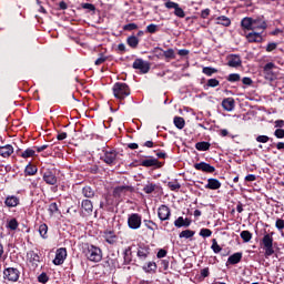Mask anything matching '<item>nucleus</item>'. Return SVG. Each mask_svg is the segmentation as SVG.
<instances>
[{"mask_svg":"<svg viewBox=\"0 0 284 284\" xmlns=\"http://www.w3.org/2000/svg\"><path fill=\"white\" fill-rule=\"evenodd\" d=\"M12 154H14V146L12 144L0 146V156L2 159H10Z\"/></svg>","mask_w":284,"mask_h":284,"instance_id":"21","label":"nucleus"},{"mask_svg":"<svg viewBox=\"0 0 284 284\" xmlns=\"http://www.w3.org/2000/svg\"><path fill=\"white\" fill-rule=\"evenodd\" d=\"M212 144H210V142H205V141H202V142H197L195 144V149L199 151V152H207V150H210Z\"/></svg>","mask_w":284,"mask_h":284,"instance_id":"37","label":"nucleus"},{"mask_svg":"<svg viewBox=\"0 0 284 284\" xmlns=\"http://www.w3.org/2000/svg\"><path fill=\"white\" fill-rule=\"evenodd\" d=\"M174 225L175 227H185V219H183V216L178 217L174 221Z\"/></svg>","mask_w":284,"mask_h":284,"instance_id":"56","label":"nucleus"},{"mask_svg":"<svg viewBox=\"0 0 284 284\" xmlns=\"http://www.w3.org/2000/svg\"><path fill=\"white\" fill-rule=\"evenodd\" d=\"M262 245L265 258H270L274 254V237L270 233L265 234L262 239Z\"/></svg>","mask_w":284,"mask_h":284,"instance_id":"5","label":"nucleus"},{"mask_svg":"<svg viewBox=\"0 0 284 284\" xmlns=\"http://www.w3.org/2000/svg\"><path fill=\"white\" fill-rule=\"evenodd\" d=\"M219 85H221V82L216 78H212L207 80L204 89L207 90V88H219Z\"/></svg>","mask_w":284,"mask_h":284,"instance_id":"43","label":"nucleus"},{"mask_svg":"<svg viewBox=\"0 0 284 284\" xmlns=\"http://www.w3.org/2000/svg\"><path fill=\"white\" fill-rule=\"evenodd\" d=\"M242 258H243V253L241 252L234 253L233 255L229 256L226 265H237V263L242 261Z\"/></svg>","mask_w":284,"mask_h":284,"instance_id":"28","label":"nucleus"},{"mask_svg":"<svg viewBox=\"0 0 284 284\" xmlns=\"http://www.w3.org/2000/svg\"><path fill=\"white\" fill-rule=\"evenodd\" d=\"M211 250L214 252V254H220V252L223 251V247H221V245H219V242L216 241V239H213Z\"/></svg>","mask_w":284,"mask_h":284,"instance_id":"50","label":"nucleus"},{"mask_svg":"<svg viewBox=\"0 0 284 284\" xmlns=\"http://www.w3.org/2000/svg\"><path fill=\"white\" fill-rule=\"evenodd\" d=\"M19 203H20V200H19V197H17V195H9L4 200V205L7 207H17V205H19Z\"/></svg>","mask_w":284,"mask_h":284,"instance_id":"26","label":"nucleus"},{"mask_svg":"<svg viewBox=\"0 0 284 284\" xmlns=\"http://www.w3.org/2000/svg\"><path fill=\"white\" fill-rule=\"evenodd\" d=\"M241 27L243 30H254V22H253V18L251 17H245L241 20Z\"/></svg>","mask_w":284,"mask_h":284,"instance_id":"25","label":"nucleus"},{"mask_svg":"<svg viewBox=\"0 0 284 284\" xmlns=\"http://www.w3.org/2000/svg\"><path fill=\"white\" fill-rule=\"evenodd\" d=\"M243 64V61L241 60V55L239 54H231L227 65L230 68H241V65Z\"/></svg>","mask_w":284,"mask_h":284,"instance_id":"23","label":"nucleus"},{"mask_svg":"<svg viewBox=\"0 0 284 284\" xmlns=\"http://www.w3.org/2000/svg\"><path fill=\"white\" fill-rule=\"evenodd\" d=\"M274 136H275L276 139H284V129H276V130L274 131Z\"/></svg>","mask_w":284,"mask_h":284,"instance_id":"60","label":"nucleus"},{"mask_svg":"<svg viewBox=\"0 0 284 284\" xmlns=\"http://www.w3.org/2000/svg\"><path fill=\"white\" fill-rule=\"evenodd\" d=\"M142 270H144V272H156V263L152 262V261H146V263L142 264Z\"/></svg>","mask_w":284,"mask_h":284,"instance_id":"38","label":"nucleus"},{"mask_svg":"<svg viewBox=\"0 0 284 284\" xmlns=\"http://www.w3.org/2000/svg\"><path fill=\"white\" fill-rule=\"evenodd\" d=\"M200 236H202L203 239H210V236H212V230L201 229L200 230Z\"/></svg>","mask_w":284,"mask_h":284,"instance_id":"54","label":"nucleus"},{"mask_svg":"<svg viewBox=\"0 0 284 284\" xmlns=\"http://www.w3.org/2000/svg\"><path fill=\"white\" fill-rule=\"evenodd\" d=\"M156 190H159V185L152 182H148V184L142 189L144 194H152L153 192H156Z\"/></svg>","mask_w":284,"mask_h":284,"instance_id":"35","label":"nucleus"},{"mask_svg":"<svg viewBox=\"0 0 284 284\" xmlns=\"http://www.w3.org/2000/svg\"><path fill=\"white\" fill-rule=\"evenodd\" d=\"M37 172H39V169L32 163H29L24 169V175L27 176H34Z\"/></svg>","mask_w":284,"mask_h":284,"instance_id":"33","label":"nucleus"},{"mask_svg":"<svg viewBox=\"0 0 284 284\" xmlns=\"http://www.w3.org/2000/svg\"><path fill=\"white\" fill-rule=\"evenodd\" d=\"M48 211H49L50 216H54V214H57V212H59V205L57 204V202H52L49 205Z\"/></svg>","mask_w":284,"mask_h":284,"instance_id":"53","label":"nucleus"},{"mask_svg":"<svg viewBox=\"0 0 284 284\" xmlns=\"http://www.w3.org/2000/svg\"><path fill=\"white\" fill-rule=\"evenodd\" d=\"M156 256L158 258H165L168 256V251L165 248H160Z\"/></svg>","mask_w":284,"mask_h":284,"instance_id":"62","label":"nucleus"},{"mask_svg":"<svg viewBox=\"0 0 284 284\" xmlns=\"http://www.w3.org/2000/svg\"><path fill=\"white\" fill-rule=\"evenodd\" d=\"M104 61H108V57H105V54H103V53H100V57L95 60L94 64L103 65Z\"/></svg>","mask_w":284,"mask_h":284,"instance_id":"57","label":"nucleus"},{"mask_svg":"<svg viewBox=\"0 0 284 284\" xmlns=\"http://www.w3.org/2000/svg\"><path fill=\"white\" fill-rule=\"evenodd\" d=\"M221 185L219 179L210 178L205 184V190H221Z\"/></svg>","mask_w":284,"mask_h":284,"instance_id":"24","label":"nucleus"},{"mask_svg":"<svg viewBox=\"0 0 284 284\" xmlns=\"http://www.w3.org/2000/svg\"><path fill=\"white\" fill-rule=\"evenodd\" d=\"M132 68L133 70H140L141 74H148V72H150V62L138 58L134 60Z\"/></svg>","mask_w":284,"mask_h":284,"instance_id":"10","label":"nucleus"},{"mask_svg":"<svg viewBox=\"0 0 284 284\" xmlns=\"http://www.w3.org/2000/svg\"><path fill=\"white\" fill-rule=\"evenodd\" d=\"M255 141H257V143H267L268 141H274V139L267 136V135H258Z\"/></svg>","mask_w":284,"mask_h":284,"instance_id":"55","label":"nucleus"},{"mask_svg":"<svg viewBox=\"0 0 284 284\" xmlns=\"http://www.w3.org/2000/svg\"><path fill=\"white\" fill-rule=\"evenodd\" d=\"M222 108L226 110V112H232V110H234V98H225L222 101Z\"/></svg>","mask_w":284,"mask_h":284,"instance_id":"29","label":"nucleus"},{"mask_svg":"<svg viewBox=\"0 0 284 284\" xmlns=\"http://www.w3.org/2000/svg\"><path fill=\"white\" fill-rule=\"evenodd\" d=\"M150 256H152V248H150V245L139 244L136 252L138 263L140 265L148 263Z\"/></svg>","mask_w":284,"mask_h":284,"instance_id":"3","label":"nucleus"},{"mask_svg":"<svg viewBox=\"0 0 284 284\" xmlns=\"http://www.w3.org/2000/svg\"><path fill=\"white\" fill-rule=\"evenodd\" d=\"M173 123H174L175 128H178V130H183V128H185V119H183L181 116H175L173 119Z\"/></svg>","mask_w":284,"mask_h":284,"instance_id":"42","label":"nucleus"},{"mask_svg":"<svg viewBox=\"0 0 284 284\" xmlns=\"http://www.w3.org/2000/svg\"><path fill=\"white\" fill-rule=\"evenodd\" d=\"M196 232L192 230H184L179 234V236L180 239H192V236H194Z\"/></svg>","mask_w":284,"mask_h":284,"instance_id":"49","label":"nucleus"},{"mask_svg":"<svg viewBox=\"0 0 284 284\" xmlns=\"http://www.w3.org/2000/svg\"><path fill=\"white\" fill-rule=\"evenodd\" d=\"M81 9L82 10H88V12H97V7L92 3H81Z\"/></svg>","mask_w":284,"mask_h":284,"instance_id":"52","label":"nucleus"},{"mask_svg":"<svg viewBox=\"0 0 284 284\" xmlns=\"http://www.w3.org/2000/svg\"><path fill=\"white\" fill-rule=\"evenodd\" d=\"M140 40L136 38V36H130L126 39V44L129 48H132L133 50H136L139 48Z\"/></svg>","mask_w":284,"mask_h":284,"instance_id":"32","label":"nucleus"},{"mask_svg":"<svg viewBox=\"0 0 284 284\" xmlns=\"http://www.w3.org/2000/svg\"><path fill=\"white\" fill-rule=\"evenodd\" d=\"M27 257L29 258V263L33 270H37L39 267V264L41 263V255L34 251H29L27 253Z\"/></svg>","mask_w":284,"mask_h":284,"instance_id":"15","label":"nucleus"},{"mask_svg":"<svg viewBox=\"0 0 284 284\" xmlns=\"http://www.w3.org/2000/svg\"><path fill=\"white\" fill-rule=\"evenodd\" d=\"M124 265L132 263V246H128L123 252Z\"/></svg>","mask_w":284,"mask_h":284,"instance_id":"34","label":"nucleus"},{"mask_svg":"<svg viewBox=\"0 0 284 284\" xmlns=\"http://www.w3.org/2000/svg\"><path fill=\"white\" fill-rule=\"evenodd\" d=\"M253 30H267V20L264 16L253 18Z\"/></svg>","mask_w":284,"mask_h":284,"instance_id":"18","label":"nucleus"},{"mask_svg":"<svg viewBox=\"0 0 284 284\" xmlns=\"http://www.w3.org/2000/svg\"><path fill=\"white\" fill-rule=\"evenodd\" d=\"M276 48H277L276 42H270V43L266 45V52H274V50H276Z\"/></svg>","mask_w":284,"mask_h":284,"instance_id":"61","label":"nucleus"},{"mask_svg":"<svg viewBox=\"0 0 284 284\" xmlns=\"http://www.w3.org/2000/svg\"><path fill=\"white\" fill-rule=\"evenodd\" d=\"M140 165H142V168H163V163L154 158L142 160Z\"/></svg>","mask_w":284,"mask_h":284,"instance_id":"19","label":"nucleus"},{"mask_svg":"<svg viewBox=\"0 0 284 284\" xmlns=\"http://www.w3.org/2000/svg\"><path fill=\"white\" fill-rule=\"evenodd\" d=\"M82 194L85 199H94V190L92 189V186H84L82 189Z\"/></svg>","mask_w":284,"mask_h":284,"instance_id":"40","label":"nucleus"},{"mask_svg":"<svg viewBox=\"0 0 284 284\" xmlns=\"http://www.w3.org/2000/svg\"><path fill=\"white\" fill-rule=\"evenodd\" d=\"M119 156V152L113 149H103L102 154L100 156V161H103L106 165H116V158Z\"/></svg>","mask_w":284,"mask_h":284,"instance_id":"4","label":"nucleus"},{"mask_svg":"<svg viewBox=\"0 0 284 284\" xmlns=\"http://www.w3.org/2000/svg\"><path fill=\"white\" fill-rule=\"evenodd\" d=\"M143 225L146 227V230H150L151 232H156L159 230V224H156L152 220H143Z\"/></svg>","mask_w":284,"mask_h":284,"instance_id":"36","label":"nucleus"},{"mask_svg":"<svg viewBox=\"0 0 284 284\" xmlns=\"http://www.w3.org/2000/svg\"><path fill=\"white\" fill-rule=\"evenodd\" d=\"M83 254L91 263H101L103 261V251L93 244H87Z\"/></svg>","mask_w":284,"mask_h":284,"instance_id":"1","label":"nucleus"},{"mask_svg":"<svg viewBox=\"0 0 284 284\" xmlns=\"http://www.w3.org/2000/svg\"><path fill=\"white\" fill-rule=\"evenodd\" d=\"M81 210L82 216H92V213L94 212V204H92V201L88 199L82 200Z\"/></svg>","mask_w":284,"mask_h":284,"instance_id":"12","label":"nucleus"},{"mask_svg":"<svg viewBox=\"0 0 284 284\" xmlns=\"http://www.w3.org/2000/svg\"><path fill=\"white\" fill-rule=\"evenodd\" d=\"M168 187L171 190V192H179L181 190V183H179V180H174L168 182Z\"/></svg>","mask_w":284,"mask_h":284,"instance_id":"41","label":"nucleus"},{"mask_svg":"<svg viewBox=\"0 0 284 284\" xmlns=\"http://www.w3.org/2000/svg\"><path fill=\"white\" fill-rule=\"evenodd\" d=\"M34 154H37V151L33 148H28L26 151H23L20 156L21 159H32V156H34Z\"/></svg>","mask_w":284,"mask_h":284,"instance_id":"39","label":"nucleus"},{"mask_svg":"<svg viewBox=\"0 0 284 284\" xmlns=\"http://www.w3.org/2000/svg\"><path fill=\"white\" fill-rule=\"evenodd\" d=\"M193 168L199 172H204L205 174H214V172H216V168L206 162L195 163Z\"/></svg>","mask_w":284,"mask_h":284,"instance_id":"13","label":"nucleus"},{"mask_svg":"<svg viewBox=\"0 0 284 284\" xmlns=\"http://www.w3.org/2000/svg\"><path fill=\"white\" fill-rule=\"evenodd\" d=\"M65 258H68V250L65 247L58 248L53 260V265H63V263H65Z\"/></svg>","mask_w":284,"mask_h":284,"instance_id":"11","label":"nucleus"},{"mask_svg":"<svg viewBox=\"0 0 284 284\" xmlns=\"http://www.w3.org/2000/svg\"><path fill=\"white\" fill-rule=\"evenodd\" d=\"M39 234L42 239H48V224L45 223L40 224Z\"/></svg>","mask_w":284,"mask_h":284,"instance_id":"48","label":"nucleus"},{"mask_svg":"<svg viewBox=\"0 0 284 284\" xmlns=\"http://www.w3.org/2000/svg\"><path fill=\"white\" fill-rule=\"evenodd\" d=\"M6 227L11 232H17V230H19V221L16 217H12L7 221Z\"/></svg>","mask_w":284,"mask_h":284,"instance_id":"30","label":"nucleus"},{"mask_svg":"<svg viewBox=\"0 0 284 284\" xmlns=\"http://www.w3.org/2000/svg\"><path fill=\"white\" fill-rule=\"evenodd\" d=\"M161 28L158 24L151 23L146 27L145 32L146 34H156Z\"/></svg>","mask_w":284,"mask_h":284,"instance_id":"44","label":"nucleus"},{"mask_svg":"<svg viewBox=\"0 0 284 284\" xmlns=\"http://www.w3.org/2000/svg\"><path fill=\"white\" fill-rule=\"evenodd\" d=\"M170 216H172V211L169 206L165 204L160 205L158 209V217L160 221H170Z\"/></svg>","mask_w":284,"mask_h":284,"instance_id":"16","label":"nucleus"},{"mask_svg":"<svg viewBox=\"0 0 284 284\" xmlns=\"http://www.w3.org/2000/svg\"><path fill=\"white\" fill-rule=\"evenodd\" d=\"M275 227H277V230H284V220L277 219L275 222Z\"/></svg>","mask_w":284,"mask_h":284,"instance_id":"63","label":"nucleus"},{"mask_svg":"<svg viewBox=\"0 0 284 284\" xmlns=\"http://www.w3.org/2000/svg\"><path fill=\"white\" fill-rule=\"evenodd\" d=\"M164 6L168 8V10H174V14L175 17H179V19H185V11L179 6V3L174 1H168L164 3Z\"/></svg>","mask_w":284,"mask_h":284,"instance_id":"9","label":"nucleus"},{"mask_svg":"<svg viewBox=\"0 0 284 284\" xmlns=\"http://www.w3.org/2000/svg\"><path fill=\"white\" fill-rule=\"evenodd\" d=\"M102 239H104L108 245H116V243H119V235L112 230H104L102 232Z\"/></svg>","mask_w":284,"mask_h":284,"instance_id":"8","label":"nucleus"},{"mask_svg":"<svg viewBox=\"0 0 284 284\" xmlns=\"http://www.w3.org/2000/svg\"><path fill=\"white\" fill-rule=\"evenodd\" d=\"M48 281H50V277H48V274L45 273H41L39 276H38V282L39 283H48Z\"/></svg>","mask_w":284,"mask_h":284,"instance_id":"58","label":"nucleus"},{"mask_svg":"<svg viewBox=\"0 0 284 284\" xmlns=\"http://www.w3.org/2000/svg\"><path fill=\"white\" fill-rule=\"evenodd\" d=\"M203 74L206 77H212L213 74H216L219 72V69L212 68V67H204L202 69Z\"/></svg>","mask_w":284,"mask_h":284,"instance_id":"45","label":"nucleus"},{"mask_svg":"<svg viewBox=\"0 0 284 284\" xmlns=\"http://www.w3.org/2000/svg\"><path fill=\"white\" fill-rule=\"evenodd\" d=\"M246 40L248 43H263V36L258 32H250L246 34Z\"/></svg>","mask_w":284,"mask_h":284,"instance_id":"22","label":"nucleus"},{"mask_svg":"<svg viewBox=\"0 0 284 284\" xmlns=\"http://www.w3.org/2000/svg\"><path fill=\"white\" fill-rule=\"evenodd\" d=\"M21 276V271L17 267H7L3 270V278L11 283H17Z\"/></svg>","mask_w":284,"mask_h":284,"instance_id":"7","label":"nucleus"},{"mask_svg":"<svg viewBox=\"0 0 284 284\" xmlns=\"http://www.w3.org/2000/svg\"><path fill=\"white\" fill-rule=\"evenodd\" d=\"M274 68H276V64L274 62H268L263 67V73L265 75V79L267 81H274L276 79V75H274Z\"/></svg>","mask_w":284,"mask_h":284,"instance_id":"17","label":"nucleus"},{"mask_svg":"<svg viewBox=\"0 0 284 284\" xmlns=\"http://www.w3.org/2000/svg\"><path fill=\"white\" fill-rule=\"evenodd\" d=\"M200 276L202 278H207L210 276V267H204L200 271Z\"/></svg>","mask_w":284,"mask_h":284,"instance_id":"59","label":"nucleus"},{"mask_svg":"<svg viewBox=\"0 0 284 284\" xmlns=\"http://www.w3.org/2000/svg\"><path fill=\"white\" fill-rule=\"evenodd\" d=\"M217 26H224V28H230L232 26V20L227 16H220L216 18Z\"/></svg>","mask_w":284,"mask_h":284,"instance_id":"31","label":"nucleus"},{"mask_svg":"<svg viewBox=\"0 0 284 284\" xmlns=\"http://www.w3.org/2000/svg\"><path fill=\"white\" fill-rule=\"evenodd\" d=\"M226 81H229V83H239V81H241V74H239V73H230L226 77Z\"/></svg>","mask_w":284,"mask_h":284,"instance_id":"46","label":"nucleus"},{"mask_svg":"<svg viewBox=\"0 0 284 284\" xmlns=\"http://www.w3.org/2000/svg\"><path fill=\"white\" fill-rule=\"evenodd\" d=\"M122 30H124V32H132V30H139V24L131 22V23L124 24L122 27Z\"/></svg>","mask_w":284,"mask_h":284,"instance_id":"51","label":"nucleus"},{"mask_svg":"<svg viewBox=\"0 0 284 284\" xmlns=\"http://www.w3.org/2000/svg\"><path fill=\"white\" fill-rule=\"evenodd\" d=\"M155 52H163V57L165 59H168L169 61H172V59H176V53L174 52V49H169L166 51H164L163 49H161L160 47H156Z\"/></svg>","mask_w":284,"mask_h":284,"instance_id":"27","label":"nucleus"},{"mask_svg":"<svg viewBox=\"0 0 284 284\" xmlns=\"http://www.w3.org/2000/svg\"><path fill=\"white\" fill-rule=\"evenodd\" d=\"M42 180L44 181V183H47V185H57L59 181V179L57 178V173H54V171L52 170H47L42 174Z\"/></svg>","mask_w":284,"mask_h":284,"instance_id":"14","label":"nucleus"},{"mask_svg":"<svg viewBox=\"0 0 284 284\" xmlns=\"http://www.w3.org/2000/svg\"><path fill=\"white\" fill-rule=\"evenodd\" d=\"M128 227L129 230H140L143 224V217L139 213H131L128 215Z\"/></svg>","mask_w":284,"mask_h":284,"instance_id":"6","label":"nucleus"},{"mask_svg":"<svg viewBox=\"0 0 284 284\" xmlns=\"http://www.w3.org/2000/svg\"><path fill=\"white\" fill-rule=\"evenodd\" d=\"M240 236L244 243H250V241H252V232L250 231H242Z\"/></svg>","mask_w":284,"mask_h":284,"instance_id":"47","label":"nucleus"},{"mask_svg":"<svg viewBox=\"0 0 284 284\" xmlns=\"http://www.w3.org/2000/svg\"><path fill=\"white\" fill-rule=\"evenodd\" d=\"M113 97L119 101H124L126 97H130L132 91L130 90V85L125 82H115L112 88Z\"/></svg>","mask_w":284,"mask_h":284,"instance_id":"2","label":"nucleus"},{"mask_svg":"<svg viewBox=\"0 0 284 284\" xmlns=\"http://www.w3.org/2000/svg\"><path fill=\"white\" fill-rule=\"evenodd\" d=\"M126 192H132V186L130 185L115 186L113 189V197L121 199L123 194H125Z\"/></svg>","mask_w":284,"mask_h":284,"instance_id":"20","label":"nucleus"},{"mask_svg":"<svg viewBox=\"0 0 284 284\" xmlns=\"http://www.w3.org/2000/svg\"><path fill=\"white\" fill-rule=\"evenodd\" d=\"M210 12H211L210 9L202 10L200 14L201 19H207V17H210Z\"/></svg>","mask_w":284,"mask_h":284,"instance_id":"64","label":"nucleus"}]
</instances>
